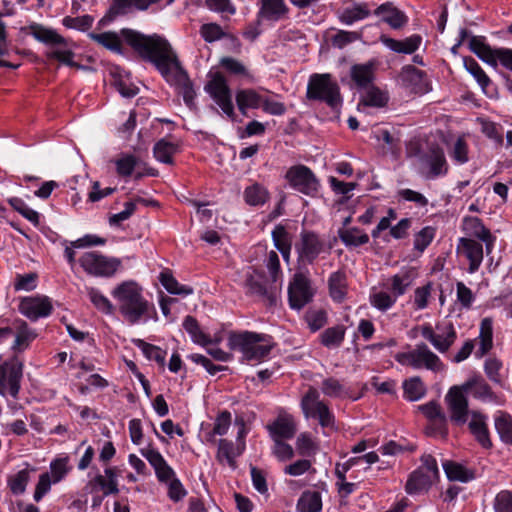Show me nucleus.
<instances>
[{"instance_id": "nucleus-1", "label": "nucleus", "mask_w": 512, "mask_h": 512, "mask_svg": "<svg viewBox=\"0 0 512 512\" xmlns=\"http://www.w3.org/2000/svg\"><path fill=\"white\" fill-rule=\"evenodd\" d=\"M121 35L144 60L154 64L170 85H174L179 90L187 106L194 105L196 94L193 84L176 52L165 38L157 34L144 35L128 28L122 29Z\"/></svg>"}, {"instance_id": "nucleus-2", "label": "nucleus", "mask_w": 512, "mask_h": 512, "mask_svg": "<svg viewBox=\"0 0 512 512\" xmlns=\"http://www.w3.org/2000/svg\"><path fill=\"white\" fill-rule=\"evenodd\" d=\"M142 287L135 281H123L111 292L118 304V309L124 319L130 324H136L141 320L151 317L154 310L152 303L147 301L142 294Z\"/></svg>"}, {"instance_id": "nucleus-3", "label": "nucleus", "mask_w": 512, "mask_h": 512, "mask_svg": "<svg viewBox=\"0 0 512 512\" xmlns=\"http://www.w3.org/2000/svg\"><path fill=\"white\" fill-rule=\"evenodd\" d=\"M228 345L230 349L242 354L243 361L255 362H260L266 358L274 347L270 336L251 331L231 333L228 338Z\"/></svg>"}, {"instance_id": "nucleus-4", "label": "nucleus", "mask_w": 512, "mask_h": 512, "mask_svg": "<svg viewBox=\"0 0 512 512\" xmlns=\"http://www.w3.org/2000/svg\"><path fill=\"white\" fill-rule=\"evenodd\" d=\"M306 96L310 100L323 101L332 109L338 108L342 103L339 85L328 73L310 76Z\"/></svg>"}, {"instance_id": "nucleus-5", "label": "nucleus", "mask_w": 512, "mask_h": 512, "mask_svg": "<svg viewBox=\"0 0 512 512\" xmlns=\"http://www.w3.org/2000/svg\"><path fill=\"white\" fill-rule=\"evenodd\" d=\"M23 377V363L15 354L12 358L0 364V395L19 398L21 380Z\"/></svg>"}, {"instance_id": "nucleus-6", "label": "nucleus", "mask_w": 512, "mask_h": 512, "mask_svg": "<svg viewBox=\"0 0 512 512\" xmlns=\"http://www.w3.org/2000/svg\"><path fill=\"white\" fill-rule=\"evenodd\" d=\"M31 332L26 321L20 318L10 319L0 316V344L14 336L11 349L15 354L25 351L29 347Z\"/></svg>"}, {"instance_id": "nucleus-7", "label": "nucleus", "mask_w": 512, "mask_h": 512, "mask_svg": "<svg viewBox=\"0 0 512 512\" xmlns=\"http://www.w3.org/2000/svg\"><path fill=\"white\" fill-rule=\"evenodd\" d=\"M301 409L306 418L317 419L322 427L334 425V415L328 405L320 399L319 391L310 386L301 399Z\"/></svg>"}, {"instance_id": "nucleus-8", "label": "nucleus", "mask_w": 512, "mask_h": 512, "mask_svg": "<svg viewBox=\"0 0 512 512\" xmlns=\"http://www.w3.org/2000/svg\"><path fill=\"white\" fill-rule=\"evenodd\" d=\"M395 359L398 363L414 369L426 368L438 371L442 368L440 358L424 343L417 344L412 351L396 354Z\"/></svg>"}, {"instance_id": "nucleus-9", "label": "nucleus", "mask_w": 512, "mask_h": 512, "mask_svg": "<svg viewBox=\"0 0 512 512\" xmlns=\"http://www.w3.org/2000/svg\"><path fill=\"white\" fill-rule=\"evenodd\" d=\"M86 273L96 277H111L121 266L118 258H109L97 252H86L79 258Z\"/></svg>"}, {"instance_id": "nucleus-10", "label": "nucleus", "mask_w": 512, "mask_h": 512, "mask_svg": "<svg viewBox=\"0 0 512 512\" xmlns=\"http://www.w3.org/2000/svg\"><path fill=\"white\" fill-rule=\"evenodd\" d=\"M246 288L249 295L258 297L268 306H274L277 304L281 285L272 283L268 285L264 275L253 270L247 274Z\"/></svg>"}, {"instance_id": "nucleus-11", "label": "nucleus", "mask_w": 512, "mask_h": 512, "mask_svg": "<svg viewBox=\"0 0 512 512\" xmlns=\"http://www.w3.org/2000/svg\"><path fill=\"white\" fill-rule=\"evenodd\" d=\"M421 335L440 353L447 352L456 340V331L451 323H437L435 329L430 324L420 327Z\"/></svg>"}, {"instance_id": "nucleus-12", "label": "nucleus", "mask_w": 512, "mask_h": 512, "mask_svg": "<svg viewBox=\"0 0 512 512\" xmlns=\"http://www.w3.org/2000/svg\"><path fill=\"white\" fill-rule=\"evenodd\" d=\"M323 240L314 232L302 231L299 240L295 243L298 263L301 265L312 264L324 251Z\"/></svg>"}, {"instance_id": "nucleus-13", "label": "nucleus", "mask_w": 512, "mask_h": 512, "mask_svg": "<svg viewBox=\"0 0 512 512\" xmlns=\"http://www.w3.org/2000/svg\"><path fill=\"white\" fill-rule=\"evenodd\" d=\"M286 179L296 191L313 196L319 188V181L310 168L305 165H296L286 172Z\"/></svg>"}, {"instance_id": "nucleus-14", "label": "nucleus", "mask_w": 512, "mask_h": 512, "mask_svg": "<svg viewBox=\"0 0 512 512\" xmlns=\"http://www.w3.org/2000/svg\"><path fill=\"white\" fill-rule=\"evenodd\" d=\"M205 90L228 117H234V106L232 103L231 91L223 75L217 73L207 83Z\"/></svg>"}, {"instance_id": "nucleus-15", "label": "nucleus", "mask_w": 512, "mask_h": 512, "mask_svg": "<svg viewBox=\"0 0 512 512\" xmlns=\"http://www.w3.org/2000/svg\"><path fill=\"white\" fill-rule=\"evenodd\" d=\"M465 392L463 386H453L445 396L450 411V419L456 425H463L468 419V399Z\"/></svg>"}, {"instance_id": "nucleus-16", "label": "nucleus", "mask_w": 512, "mask_h": 512, "mask_svg": "<svg viewBox=\"0 0 512 512\" xmlns=\"http://www.w3.org/2000/svg\"><path fill=\"white\" fill-rule=\"evenodd\" d=\"M289 304L292 309L300 310L313 297V290L308 277L301 273L295 274L288 289Z\"/></svg>"}, {"instance_id": "nucleus-17", "label": "nucleus", "mask_w": 512, "mask_h": 512, "mask_svg": "<svg viewBox=\"0 0 512 512\" xmlns=\"http://www.w3.org/2000/svg\"><path fill=\"white\" fill-rule=\"evenodd\" d=\"M457 252L467 258L469 261V273H475L483 261V246L480 242L462 237L457 245Z\"/></svg>"}, {"instance_id": "nucleus-18", "label": "nucleus", "mask_w": 512, "mask_h": 512, "mask_svg": "<svg viewBox=\"0 0 512 512\" xmlns=\"http://www.w3.org/2000/svg\"><path fill=\"white\" fill-rule=\"evenodd\" d=\"M160 1L161 0H112V4L104 19L112 21L117 16L128 14L132 9L145 11L152 4H156Z\"/></svg>"}, {"instance_id": "nucleus-19", "label": "nucleus", "mask_w": 512, "mask_h": 512, "mask_svg": "<svg viewBox=\"0 0 512 512\" xmlns=\"http://www.w3.org/2000/svg\"><path fill=\"white\" fill-rule=\"evenodd\" d=\"M266 428L272 440L292 439L297 431L293 417L287 414L279 415Z\"/></svg>"}, {"instance_id": "nucleus-20", "label": "nucleus", "mask_w": 512, "mask_h": 512, "mask_svg": "<svg viewBox=\"0 0 512 512\" xmlns=\"http://www.w3.org/2000/svg\"><path fill=\"white\" fill-rule=\"evenodd\" d=\"M142 455L147 459L154 468L157 479L160 482H169L174 478L173 469L167 464L163 456L155 449L147 448L142 450Z\"/></svg>"}, {"instance_id": "nucleus-21", "label": "nucleus", "mask_w": 512, "mask_h": 512, "mask_svg": "<svg viewBox=\"0 0 512 512\" xmlns=\"http://www.w3.org/2000/svg\"><path fill=\"white\" fill-rule=\"evenodd\" d=\"M484 40V37L472 36L469 41V48L482 61L493 67H497L498 61L500 62L499 55L501 48L492 49Z\"/></svg>"}, {"instance_id": "nucleus-22", "label": "nucleus", "mask_w": 512, "mask_h": 512, "mask_svg": "<svg viewBox=\"0 0 512 512\" xmlns=\"http://www.w3.org/2000/svg\"><path fill=\"white\" fill-rule=\"evenodd\" d=\"M374 14L381 17V21L387 23L393 29H400L408 21L407 16L391 2L381 4L375 9Z\"/></svg>"}, {"instance_id": "nucleus-23", "label": "nucleus", "mask_w": 512, "mask_h": 512, "mask_svg": "<svg viewBox=\"0 0 512 512\" xmlns=\"http://www.w3.org/2000/svg\"><path fill=\"white\" fill-rule=\"evenodd\" d=\"M423 160L429 167V171L426 174L427 179H435L439 176L445 175L448 171L444 152L438 147L432 148Z\"/></svg>"}, {"instance_id": "nucleus-24", "label": "nucleus", "mask_w": 512, "mask_h": 512, "mask_svg": "<svg viewBox=\"0 0 512 512\" xmlns=\"http://www.w3.org/2000/svg\"><path fill=\"white\" fill-rule=\"evenodd\" d=\"M487 417L479 412L471 413V420L469 421V429L476 440L484 447L489 448L492 442L489 437V431L486 424Z\"/></svg>"}, {"instance_id": "nucleus-25", "label": "nucleus", "mask_w": 512, "mask_h": 512, "mask_svg": "<svg viewBox=\"0 0 512 512\" xmlns=\"http://www.w3.org/2000/svg\"><path fill=\"white\" fill-rule=\"evenodd\" d=\"M380 41L393 52L411 54L419 48L421 37L419 35H412L404 40H396L386 35H381Z\"/></svg>"}, {"instance_id": "nucleus-26", "label": "nucleus", "mask_w": 512, "mask_h": 512, "mask_svg": "<svg viewBox=\"0 0 512 512\" xmlns=\"http://www.w3.org/2000/svg\"><path fill=\"white\" fill-rule=\"evenodd\" d=\"M287 13L284 0H261V8L258 12V24L261 19L278 21Z\"/></svg>"}, {"instance_id": "nucleus-27", "label": "nucleus", "mask_w": 512, "mask_h": 512, "mask_svg": "<svg viewBox=\"0 0 512 512\" xmlns=\"http://www.w3.org/2000/svg\"><path fill=\"white\" fill-rule=\"evenodd\" d=\"M244 448L245 443L237 444L235 447L232 441L220 439L216 457L219 462L225 460L230 467L235 468L236 458L242 454Z\"/></svg>"}, {"instance_id": "nucleus-28", "label": "nucleus", "mask_w": 512, "mask_h": 512, "mask_svg": "<svg viewBox=\"0 0 512 512\" xmlns=\"http://www.w3.org/2000/svg\"><path fill=\"white\" fill-rule=\"evenodd\" d=\"M415 279V273L412 269L402 270L389 279L388 289L391 294L398 298L406 293Z\"/></svg>"}, {"instance_id": "nucleus-29", "label": "nucleus", "mask_w": 512, "mask_h": 512, "mask_svg": "<svg viewBox=\"0 0 512 512\" xmlns=\"http://www.w3.org/2000/svg\"><path fill=\"white\" fill-rule=\"evenodd\" d=\"M370 14L371 11L368 3L352 2L351 5L341 10L339 20L346 25H352L357 21L366 19Z\"/></svg>"}, {"instance_id": "nucleus-30", "label": "nucleus", "mask_w": 512, "mask_h": 512, "mask_svg": "<svg viewBox=\"0 0 512 512\" xmlns=\"http://www.w3.org/2000/svg\"><path fill=\"white\" fill-rule=\"evenodd\" d=\"M479 348L475 352L477 358L484 357L493 347V321L486 317L481 320L479 327Z\"/></svg>"}, {"instance_id": "nucleus-31", "label": "nucleus", "mask_w": 512, "mask_h": 512, "mask_svg": "<svg viewBox=\"0 0 512 512\" xmlns=\"http://www.w3.org/2000/svg\"><path fill=\"white\" fill-rule=\"evenodd\" d=\"M434 479H432L423 468L413 471L407 480L405 490L408 494H419L429 489Z\"/></svg>"}, {"instance_id": "nucleus-32", "label": "nucleus", "mask_w": 512, "mask_h": 512, "mask_svg": "<svg viewBox=\"0 0 512 512\" xmlns=\"http://www.w3.org/2000/svg\"><path fill=\"white\" fill-rule=\"evenodd\" d=\"M34 38L49 47H67V40L54 29L34 23Z\"/></svg>"}, {"instance_id": "nucleus-33", "label": "nucleus", "mask_w": 512, "mask_h": 512, "mask_svg": "<svg viewBox=\"0 0 512 512\" xmlns=\"http://www.w3.org/2000/svg\"><path fill=\"white\" fill-rule=\"evenodd\" d=\"M31 471L29 464L26 463L25 468L8 476L7 485L13 495L18 496L25 492L30 481Z\"/></svg>"}, {"instance_id": "nucleus-34", "label": "nucleus", "mask_w": 512, "mask_h": 512, "mask_svg": "<svg viewBox=\"0 0 512 512\" xmlns=\"http://www.w3.org/2000/svg\"><path fill=\"white\" fill-rule=\"evenodd\" d=\"M263 99L264 98L253 89H242L236 94L238 109L243 114H245L246 110L249 108L256 109L261 107Z\"/></svg>"}, {"instance_id": "nucleus-35", "label": "nucleus", "mask_w": 512, "mask_h": 512, "mask_svg": "<svg viewBox=\"0 0 512 512\" xmlns=\"http://www.w3.org/2000/svg\"><path fill=\"white\" fill-rule=\"evenodd\" d=\"M329 292L332 299L336 302H343L347 294V279L343 272L337 271L330 275Z\"/></svg>"}, {"instance_id": "nucleus-36", "label": "nucleus", "mask_w": 512, "mask_h": 512, "mask_svg": "<svg viewBox=\"0 0 512 512\" xmlns=\"http://www.w3.org/2000/svg\"><path fill=\"white\" fill-rule=\"evenodd\" d=\"M177 151V144L170 142L165 138L157 141L153 147V155L155 159L165 164L173 163V155L177 153Z\"/></svg>"}, {"instance_id": "nucleus-37", "label": "nucleus", "mask_w": 512, "mask_h": 512, "mask_svg": "<svg viewBox=\"0 0 512 512\" xmlns=\"http://www.w3.org/2000/svg\"><path fill=\"white\" fill-rule=\"evenodd\" d=\"M321 509L322 499L318 491H305L298 499V512H320Z\"/></svg>"}, {"instance_id": "nucleus-38", "label": "nucleus", "mask_w": 512, "mask_h": 512, "mask_svg": "<svg viewBox=\"0 0 512 512\" xmlns=\"http://www.w3.org/2000/svg\"><path fill=\"white\" fill-rule=\"evenodd\" d=\"M272 239L275 247L279 250L285 260L289 259L292 241L289 233L283 225H277L272 231Z\"/></svg>"}, {"instance_id": "nucleus-39", "label": "nucleus", "mask_w": 512, "mask_h": 512, "mask_svg": "<svg viewBox=\"0 0 512 512\" xmlns=\"http://www.w3.org/2000/svg\"><path fill=\"white\" fill-rule=\"evenodd\" d=\"M463 388L467 391L472 389V394L475 398L481 400H494L496 398L495 393L492 391L489 384L483 378H473L467 381Z\"/></svg>"}, {"instance_id": "nucleus-40", "label": "nucleus", "mask_w": 512, "mask_h": 512, "mask_svg": "<svg viewBox=\"0 0 512 512\" xmlns=\"http://www.w3.org/2000/svg\"><path fill=\"white\" fill-rule=\"evenodd\" d=\"M442 466L447 478L451 481L468 482L474 478V473L459 463L445 461Z\"/></svg>"}, {"instance_id": "nucleus-41", "label": "nucleus", "mask_w": 512, "mask_h": 512, "mask_svg": "<svg viewBox=\"0 0 512 512\" xmlns=\"http://www.w3.org/2000/svg\"><path fill=\"white\" fill-rule=\"evenodd\" d=\"M244 199L250 206H260L267 202L269 193L264 186L254 183L245 188Z\"/></svg>"}, {"instance_id": "nucleus-42", "label": "nucleus", "mask_w": 512, "mask_h": 512, "mask_svg": "<svg viewBox=\"0 0 512 512\" xmlns=\"http://www.w3.org/2000/svg\"><path fill=\"white\" fill-rule=\"evenodd\" d=\"M403 390L404 397L409 401H418L426 394V387L418 376L405 380Z\"/></svg>"}, {"instance_id": "nucleus-43", "label": "nucleus", "mask_w": 512, "mask_h": 512, "mask_svg": "<svg viewBox=\"0 0 512 512\" xmlns=\"http://www.w3.org/2000/svg\"><path fill=\"white\" fill-rule=\"evenodd\" d=\"M339 237L346 246L358 247L369 242L368 234L356 227L339 230Z\"/></svg>"}, {"instance_id": "nucleus-44", "label": "nucleus", "mask_w": 512, "mask_h": 512, "mask_svg": "<svg viewBox=\"0 0 512 512\" xmlns=\"http://www.w3.org/2000/svg\"><path fill=\"white\" fill-rule=\"evenodd\" d=\"M159 280L163 287L171 294L186 296L193 293L192 287L179 284L169 271L161 272Z\"/></svg>"}, {"instance_id": "nucleus-45", "label": "nucleus", "mask_w": 512, "mask_h": 512, "mask_svg": "<svg viewBox=\"0 0 512 512\" xmlns=\"http://www.w3.org/2000/svg\"><path fill=\"white\" fill-rule=\"evenodd\" d=\"M494 424L500 439L512 445V416L505 412H499L495 417Z\"/></svg>"}, {"instance_id": "nucleus-46", "label": "nucleus", "mask_w": 512, "mask_h": 512, "mask_svg": "<svg viewBox=\"0 0 512 512\" xmlns=\"http://www.w3.org/2000/svg\"><path fill=\"white\" fill-rule=\"evenodd\" d=\"M345 331L342 325L327 328L320 335L321 343L327 348L339 347L344 340Z\"/></svg>"}, {"instance_id": "nucleus-47", "label": "nucleus", "mask_w": 512, "mask_h": 512, "mask_svg": "<svg viewBox=\"0 0 512 512\" xmlns=\"http://www.w3.org/2000/svg\"><path fill=\"white\" fill-rule=\"evenodd\" d=\"M232 422L231 413L227 410L220 412L214 422L212 431L207 435L208 442H215V436L227 434Z\"/></svg>"}, {"instance_id": "nucleus-48", "label": "nucleus", "mask_w": 512, "mask_h": 512, "mask_svg": "<svg viewBox=\"0 0 512 512\" xmlns=\"http://www.w3.org/2000/svg\"><path fill=\"white\" fill-rule=\"evenodd\" d=\"M184 329L190 334L192 340L202 346L211 344V339L200 329L197 320L192 316H186L183 322Z\"/></svg>"}, {"instance_id": "nucleus-49", "label": "nucleus", "mask_w": 512, "mask_h": 512, "mask_svg": "<svg viewBox=\"0 0 512 512\" xmlns=\"http://www.w3.org/2000/svg\"><path fill=\"white\" fill-rule=\"evenodd\" d=\"M133 343L142 350L143 354L149 360H154L161 366L165 365L166 351L162 350L158 346L149 344L142 339H134Z\"/></svg>"}, {"instance_id": "nucleus-50", "label": "nucleus", "mask_w": 512, "mask_h": 512, "mask_svg": "<svg viewBox=\"0 0 512 512\" xmlns=\"http://www.w3.org/2000/svg\"><path fill=\"white\" fill-rule=\"evenodd\" d=\"M90 37L95 42L101 44L105 48H107L113 52L121 53V50H122L121 40H120L119 36L117 35V33L111 32V31L99 33V34L90 33Z\"/></svg>"}, {"instance_id": "nucleus-51", "label": "nucleus", "mask_w": 512, "mask_h": 512, "mask_svg": "<svg viewBox=\"0 0 512 512\" xmlns=\"http://www.w3.org/2000/svg\"><path fill=\"white\" fill-rule=\"evenodd\" d=\"M464 66L466 70L476 79L483 91H485L490 84V79L477 63V61L472 57H465Z\"/></svg>"}, {"instance_id": "nucleus-52", "label": "nucleus", "mask_w": 512, "mask_h": 512, "mask_svg": "<svg viewBox=\"0 0 512 512\" xmlns=\"http://www.w3.org/2000/svg\"><path fill=\"white\" fill-rule=\"evenodd\" d=\"M464 228L471 236H474L479 240H486L490 238V231L477 217H466L464 219Z\"/></svg>"}, {"instance_id": "nucleus-53", "label": "nucleus", "mask_w": 512, "mask_h": 512, "mask_svg": "<svg viewBox=\"0 0 512 512\" xmlns=\"http://www.w3.org/2000/svg\"><path fill=\"white\" fill-rule=\"evenodd\" d=\"M321 391L331 398H341L347 395L345 386L334 377H328L322 381Z\"/></svg>"}, {"instance_id": "nucleus-54", "label": "nucleus", "mask_w": 512, "mask_h": 512, "mask_svg": "<svg viewBox=\"0 0 512 512\" xmlns=\"http://www.w3.org/2000/svg\"><path fill=\"white\" fill-rule=\"evenodd\" d=\"M400 79L403 85L417 92V85L423 79V71L415 68L414 66L408 65L402 69Z\"/></svg>"}, {"instance_id": "nucleus-55", "label": "nucleus", "mask_w": 512, "mask_h": 512, "mask_svg": "<svg viewBox=\"0 0 512 512\" xmlns=\"http://www.w3.org/2000/svg\"><path fill=\"white\" fill-rule=\"evenodd\" d=\"M351 77L359 87H367L373 80L371 65H354L351 69Z\"/></svg>"}, {"instance_id": "nucleus-56", "label": "nucleus", "mask_w": 512, "mask_h": 512, "mask_svg": "<svg viewBox=\"0 0 512 512\" xmlns=\"http://www.w3.org/2000/svg\"><path fill=\"white\" fill-rule=\"evenodd\" d=\"M502 367V362L495 357L487 358L484 363V372L488 379L500 386L503 384V377L501 375Z\"/></svg>"}, {"instance_id": "nucleus-57", "label": "nucleus", "mask_w": 512, "mask_h": 512, "mask_svg": "<svg viewBox=\"0 0 512 512\" xmlns=\"http://www.w3.org/2000/svg\"><path fill=\"white\" fill-rule=\"evenodd\" d=\"M87 294L90 301L99 311L105 314H112L114 312V306L110 300L96 288H87Z\"/></svg>"}, {"instance_id": "nucleus-58", "label": "nucleus", "mask_w": 512, "mask_h": 512, "mask_svg": "<svg viewBox=\"0 0 512 512\" xmlns=\"http://www.w3.org/2000/svg\"><path fill=\"white\" fill-rule=\"evenodd\" d=\"M396 300L397 298L395 296L385 291L375 292L370 295L371 305L382 312L390 309L395 304Z\"/></svg>"}, {"instance_id": "nucleus-59", "label": "nucleus", "mask_w": 512, "mask_h": 512, "mask_svg": "<svg viewBox=\"0 0 512 512\" xmlns=\"http://www.w3.org/2000/svg\"><path fill=\"white\" fill-rule=\"evenodd\" d=\"M388 100L389 97L387 93L381 91L376 87H371L367 90L363 98V104L366 106L381 108L387 105Z\"/></svg>"}, {"instance_id": "nucleus-60", "label": "nucleus", "mask_w": 512, "mask_h": 512, "mask_svg": "<svg viewBox=\"0 0 512 512\" xmlns=\"http://www.w3.org/2000/svg\"><path fill=\"white\" fill-rule=\"evenodd\" d=\"M200 35L208 43L215 42L227 36L221 26L216 23L203 24L200 27Z\"/></svg>"}, {"instance_id": "nucleus-61", "label": "nucleus", "mask_w": 512, "mask_h": 512, "mask_svg": "<svg viewBox=\"0 0 512 512\" xmlns=\"http://www.w3.org/2000/svg\"><path fill=\"white\" fill-rule=\"evenodd\" d=\"M435 236V229L430 226L422 228L414 238V248L419 252H423L432 242Z\"/></svg>"}, {"instance_id": "nucleus-62", "label": "nucleus", "mask_w": 512, "mask_h": 512, "mask_svg": "<svg viewBox=\"0 0 512 512\" xmlns=\"http://www.w3.org/2000/svg\"><path fill=\"white\" fill-rule=\"evenodd\" d=\"M53 310L51 299L47 296H34V320L47 317Z\"/></svg>"}, {"instance_id": "nucleus-63", "label": "nucleus", "mask_w": 512, "mask_h": 512, "mask_svg": "<svg viewBox=\"0 0 512 512\" xmlns=\"http://www.w3.org/2000/svg\"><path fill=\"white\" fill-rule=\"evenodd\" d=\"M118 175L128 177L137 165V159L133 155H125L115 161Z\"/></svg>"}, {"instance_id": "nucleus-64", "label": "nucleus", "mask_w": 512, "mask_h": 512, "mask_svg": "<svg viewBox=\"0 0 512 512\" xmlns=\"http://www.w3.org/2000/svg\"><path fill=\"white\" fill-rule=\"evenodd\" d=\"M494 509L496 512H512V492H499L494 501Z\"/></svg>"}]
</instances>
